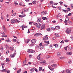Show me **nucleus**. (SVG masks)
<instances>
[{
    "mask_svg": "<svg viewBox=\"0 0 73 73\" xmlns=\"http://www.w3.org/2000/svg\"><path fill=\"white\" fill-rule=\"evenodd\" d=\"M51 29H49V28H48V29H47V31H48V32H49L50 31H51Z\"/></svg>",
    "mask_w": 73,
    "mask_h": 73,
    "instance_id": "31",
    "label": "nucleus"
},
{
    "mask_svg": "<svg viewBox=\"0 0 73 73\" xmlns=\"http://www.w3.org/2000/svg\"><path fill=\"white\" fill-rule=\"evenodd\" d=\"M19 5L21 6H23V7H25V5H23L22 3H19Z\"/></svg>",
    "mask_w": 73,
    "mask_h": 73,
    "instance_id": "21",
    "label": "nucleus"
},
{
    "mask_svg": "<svg viewBox=\"0 0 73 73\" xmlns=\"http://www.w3.org/2000/svg\"><path fill=\"white\" fill-rule=\"evenodd\" d=\"M34 52H35V50H31V53H34Z\"/></svg>",
    "mask_w": 73,
    "mask_h": 73,
    "instance_id": "41",
    "label": "nucleus"
},
{
    "mask_svg": "<svg viewBox=\"0 0 73 73\" xmlns=\"http://www.w3.org/2000/svg\"><path fill=\"white\" fill-rule=\"evenodd\" d=\"M72 47L70 46L68 47V49L69 50H71L72 49Z\"/></svg>",
    "mask_w": 73,
    "mask_h": 73,
    "instance_id": "38",
    "label": "nucleus"
},
{
    "mask_svg": "<svg viewBox=\"0 0 73 73\" xmlns=\"http://www.w3.org/2000/svg\"><path fill=\"white\" fill-rule=\"evenodd\" d=\"M67 11H70V9L69 8H67Z\"/></svg>",
    "mask_w": 73,
    "mask_h": 73,
    "instance_id": "51",
    "label": "nucleus"
},
{
    "mask_svg": "<svg viewBox=\"0 0 73 73\" xmlns=\"http://www.w3.org/2000/svg\"><path fill=\"white\" fill-rule=\"evenodd\" d=\"M49 57H50V56L49 55H47L46 56V58H49Z\"/></svg>",
    "mask_w": 73,
    "mask_h": 73,
    "instance_id": "46",
    "label": "nucleus"
},
{
    "mask_svg": "<svg viewBox=\"0 0 73 73\" xmlns=\"http://www.w3.org/2000/svg\"><path fill=\"white\" fill-rule=\"evenodd\" d=\"M6 62H9L10 61V60L8 58H7L6 60Z\"/></svg>",
    "mask_w": 73,
    "mask_h": 73,
    "instance_id": "22",
    "label": "nucleus"
},
{
    "mask_svg": "<svg viewBox=\"0 0 73 73\" xmlns=\"http://www.w3.org/2000/svg\"><path fill=\"white\" fill-rule=\"evenodd\" d=\"M14 3L15 4H16V5H19V4H18V3H16V2H15V1H14Z\"/></svg>",
    "mask_w": 73,
    "mask_h": 73,
    "instance_id": "39",
    "label": "nucleus"
},
{
    "mask_svg": "<svg viewBox=\"0 0 73 73\" xmlns=\"http://www.w3.org/2000/svg\"><path fill=\"white\" fill-rule=\"evenodd\" d=\"M63 12H65V13H66V12H68V11H67V10H62Z\"/></svg>",
    "mask_w": 73,
    "mask_h": 73,
    "instance_id": "20",
    "label": "nucleus"
},
{
    "mask_svg": "<svg viewBox=\"0 0 73 73\" xmlns=\"http://www.w3.org/2000/svg\"><path fill=\"white\" fill-rule=\"evenodd\" d=\"M29 11V10L27 9H25V12H28Z\"/></svg>",
    "mask_w": 73,
    "mask_h": 73,
    "instance_id": "36",
    "label": "nucleus"
},
{
    "mask_svg": "<svg viewBox=\"0 0 73 73\" xmlns=\"http://www.w3.org/2000/svg\"><path fill=\"white\" fill-rule=\"evenodd\" d=\"M33 3L34 4H36V1H34L33 2Z\"/></svg>",
    "mask_w": 73,
    "mask_h": 73,
    "instance_id": "33",
    "label": "nucleus"
},
{
    "mask_svg": "<svg viewBox=\"0 0 73 73\" xmlns=\"http://www.w3.org/2000/svg\"><path fill=\"white\" fill-rule=\"evenodd\" d=\"M14 47H10V50H13L14 49Z\"/></svg>",
    "mask_w": 73,
    "mask_h": 73,
    "instance_id": "17",
    "label": "nucleus"
},
{
    "mask_svg": "<svg viewBox=\"0 0 73 73\" xmlns=\"http://www.w3.org/2000/svg\"><path fill=\"white\" fill-rule=\"evenodd\" d=\"M16 54V53H14L13 54H11L10 55V57H15V55Z\"/></svg>",
    "mask_w": 73,
    "mask_h": 73,
    "instance_id": "9",
    "label": "nucleus"
},
{
    "mask_svg": "<svg viewBox=\"0 0 73 73\" xmlns=\"http://www.w3.org/2000/svg\"><path fill=\"white\" fill-rule=\"evenodd\" d=\"M40 27H41V24L39 23H37L36 26V27L37 28L39 29L40 28Z\"/></svg>",
    "mask_w": 73,
    "mask_h": 73,
    "instance_id": "3",
    "label": "nucleus"
},
{
    "mask_svg": "<svg viewBox=\"0 0 73 73\" xmlns=\"http://www.w3.org/2000/svg\"><path fill=\"white\" fill-rule=\"evenodd\" d=\"M35 70L36 72H37L38 71H37V69L35 68Z\"/></svg>",
    "mask_w": 73,
    "mask_h": 73,
    "instance_id": "64",
    "label": "nucleus"
},
{
    "mask_svg": "<svg viewBox=\"0 0 73 73\" xmlns=\"http://www.w3.org/2000/svg\"><path fill=\"white\" fill-rule=\"evenodd\" d=\"M64 40H62L60 42V43H61V44H64Z\"/></svg>",
    "mask_w": 73,
    "mask_h": 73,
    "instance_id": "42",
    "label": "nucleus"
},
{
    "mask_svg": "<svg viewBox=\"0 0 73 73\" xmlns=\"http://www.w3.org/2000/svg\"><path fill=\"white\" fill-rule=\"evenodd\" d=\"M50 70H54V68H50Z\"/></svg>",
    "mask_w": 73,
    "mask_h": 73,
    "instance_id": "45",
    "label": "nucleus"
},
{
    "mask_svg": "<svg viewBox=\"0 0 73 73\" xmlns=\"http://www.w3.org/2000/svg\"><path fill=\"white\" fill-rule=\"evenodd\" d=\"M57 64H52L51 65V66H52V67H53V66H57Z\"/></svg>",
    "mask_w": 73,
    "mask_h": 73,
    "instance_id": "24",
    "label": "nucleus"
},
{
    "mask_svg": "<svg viewBox=\"0 0 73 73\" xmlns=\"http://www.w3.org/2000/svg\"><path fill=\"white\" fill-rule=\"evenodd\" d=\"M3 29L4 31L5 32H6V31H7L6 29H5V27H4V26L3 27Z\"/></svg>",
    "mask_w": 73,
    "mask_h": 73,
    "instance_id": "27",
    "label": "nucleus"
},
{
    "mask_svg": "<svg viewBox=\"0 0 73 73\" xmlns=\"http://www.w3.org/2000/svg\"><path fill=\"white\" fill-rule=\"evenodd\" d=\"M11 22L12 24H14L16 23V20H15L13 19L11 20Z\"/></svg>",
    "mask_w": 73,
    "mask_h": 73,
    "instance_id": "6",
    "label": "nucleus"
},
{
    "mask_svg": "<svg viewBox=\"0 0 73 73\" xmlns=\"http://www.w3.org/2000/svg\"><path fill=\"white\" fill-rule=\"evenodd\" d=\"M58 44H56L55 46L56 48H57V47H58Z\"/></svg>",
    "mask_w": 73,
    "mask_h": 73,
    "instance_id": "56",
    "label": "nucleus"
},
{
    "mask_svg": "<svg viewBox=\"0 0 73 73\" xmlns=\"http://www.w3.org/2000/svg\"><path fill=\"white\" fill-rule=\"evenodd\" d=\"M66 54L67 55H71V54H72V52H68Z\"/></svg>",
    "mask_w": 73,
    "mask_h": 73,
    "instance_id": "13",
    "label": "nucleus"
},
{
    "mask_svg": "<svg viewBox=\"0 0 73 73\" xmlns=\"http://www.w3.org/2000/svg\"><path fill=\"white\" fill-rule=\"evenodd\" d=\"M44 43H46V44H49V41H44Z\"/></svg>",
    "mask_w": 73,
    "mask_h": 73,
    "instance_id": "35",
    "label": "nucleus"
},
{
    "mask_svg": "<svg viewBox=\"0 0 73 73\" xmlns=\"http://www.w3.org/2000/svg\"><path fill=\"white\" fill-rule=\"evenodd\" d=\"M25 16V15H24V16H23L22 15H19V17H24Z\"/></svg>",
    "mask_w": 73,
    "mask_h": 73,
    "instance_id": "34",
    "label": "nucleus"
},
{
    "mask_svg": "<svg viewBox=\"0 0 73 73\" xmlns=\"http://www.w3.org/2000/svg\"><path fill=\"white\" fill-rule=\"evenodd\" d=\"M48 35H46V36L43 37L44 40V41H46V40H48Z\"/></svg>",
    "mask_w": 73,
    "mask_h": 73,
    "instance_id": "4",
    "label": "nucleus"
},
{
    "mask_svg": "<svg viewBox=\"0 0 73 73\" xmlns=\"http://www.w3.org/2000/svg\"><path fill=\"white\" fill-rule=\"evenodd\" d=\"M52 45H50L49 46V48H52Z\"/></svg>",
    "mask_w": 73,
    "mask_h": 73,
    "instance_id": "62",
    "label": "nucleus"
},
{
    "mask_svg": "<svg viewBox=\"0 0 73 73\" xmlns=\"http://www.w3.org/2000/svg\"><path fill=\"white\" fill-rule=\"evenodd\" d=\"M42 43H40V44H39V45H40V46H42Z\"/></svg>",
    "mask_w": 73,
    "mask_h": 73,
    "instance_id": "60",
    "label": "nucleus"
},
{
    "mask_svg": "<svg viewBox=\"0 0 73 73\" xmlns=\"http://www.w3.org/2000/svg\"><path fill=\"white\" fill-rule=\"evenodd\" d=\"M45 25H41L40 27V29H41V30L44 29H45Z\"/></svg>",
    "mask_w": 73,
    "mask_h": 73,
    "instance_id": "5",
    "label": "nucleus"
},
{
    "mask_svg": "<svg viewBox=\"0 0 73 73\" xmlns=\"http://www.w3.org/2000/svg\"><path fill=\"white\" fill-rule=\"evenodd\" d=\"M44 48V46H40L39 47V49H42Z\"/></svg>",
    "mask_w": 73,
    "mask_h": 73,
    "instance_id": "10",
    "label": "nucleus"
},
{
    "mask_svg": "<svg viewBox=\"0 0 73 73\" xmlns=\"http://www.w3.org/2000/svg\"><path fill=\"white\" fill-rule=\"evenodd\" d=\"M31 50H32V49L28 50L27 51V52H28L29 53H31Z\"/></svg>",
    "mask_w": 73,
    "mask_h": 73,
    "instance_id": "32",
    "label": "nucleus"
},
{
    "mask_svg": "<svg viewBox=\"0 0 73 73\" xmlns=\"http://www.w3.org/2000/svg\"><path fill=\"white\" fill-rule=\"evenodd\" d=\"M1 33V34H2V35H5V33H4V32H2Z\"/></svg>",
    "mask_w": 73,
    "mask_h": 73,
    "instance_id": "50",
    "label": "nucleus"
},
{
    "mask_svg": "<svg viewBox=\"0 0 73 73\" xmlns=\"http://www.w3.org/2000/svg\"><path fill=\"white\" fill-rule=\"evenodd\" d=\"M64 41L65 42H68V41H69V40H64Z\"/></svg>",
    "mask_w": 73,
    "mask_h": 73,
    "instance_id": "43",
    "label": "nucleus"
},
{
    "mask_svg": "<svg viewBox=\"0 0 73 73\" xmlns=\"http://www.w3.org/2000/svg\"><path fill=\"white\" fill-rule=\"evenodd\" d=\"M71 31H72V29L71 28H68L67 29V30L66 31V32L67 33L69 34L71 33Z\"/></svg>",
    "mask_w": 73,
    "mask_h": 73,
    "instance_id": "1",
    "label": "nucleus"
},
{
    "mask_svg": "<svg viewBox=\"0 0 73 73\" xmlns=\"http://www.w3.org/2000/svg\"><path fill=\"white\" fill-rule=\"evenodd\" d=\"M16 15V13H15L14 14H12V15L13 16H15V15Z\"/></svg>",
    "mask_w": 73,
    "mask_h": 73,
    "instance_id": "40",
    "label": "nucleus"
},
{
    "mask_svg": "<svg viewBox=\"0 0 73 73\" xmlns=\"http://www.w3.org/2000/svg\"><path fill=\"white\" fill-rule=\"evenodd\" d=\"M40 55H41V54H39L38 56L37 57V59H38V60H40Z\"/></svg>",
    "mask_w": 73,
    "mask_h": 73,
    "instance_id": "14",
    "label": "nucleus"
},
{
    "mask_svg": "<svg viewBox=\"0 0 73 73\" xmlns=\"http://www.w3.org/2000/svg\"><path fill=\"white\" fill-rule=\"evenodd\" d=\"M54 35L56 37H58V35L57 33H55L54 34Z\"/></svg>",
    "mask_w": 73,
    "mask_h": 73,
    "instance_id": "28",
    "label": "nucleus"
},
{
    "mask_svg": "<svg viewBox=\"0 0 73 73\" xmlns=\"http://www.w3.org/2000/svg\"><path fill=\"white\" fill-rule=\"evenodd\" d=\"M42 19H43V20H45V17H43L42 18Z\"/></svg>",
    "mask_w": 73,
    "mask_h": 73,
    "instance_id": "58",
    "label": "nucleus"
},
{
    "mask_svg": "<svg viewBox=\"0 0 73 73\" xmlns=\"http://www.w3.org/2000/svg\"><path fill=\"white\" fill-rule=\"evenodd\" d=\"M64 49H65V50H67V47H65L64 48Z\"/></svg>",
    "mask_w": 73,
    "mask_h": 73,
    "instance_id": "55",
    "label": "nucleus"
},
{
    "mask_svg": "<svg viewBox=\"0 0 73 73\" xmlns=\"http://www.w3.org/2000/svg\"><path fill=\"white\" fill-rule=\"evenodd\" d=\"M16 21H17V22H18V23H20V21H19L17 19H16Z\"/></svg>",
    "mask_w": 73,
    "mask_h": 73,
    "instance_id": "53",
    "label": "nucleus"
},
{
    "mask_svg": "<svg viewBox=\"0 0 73 73\" xmlns=\"http://www.w3.org/2000/svg\"><path fill=\"white\" fill-rule=\"evenodd\" d=\"M42 68L41 67H40L39 68V71L40 72V71H41L42 70Z\"/></svg>",
    "mask_w": 73,
    "mask_h": 73,
    "instance_id": "18",
    "label": "nucleus"
},
{
    "mask_svg": "<svg viewBox=\"0 0 73 73\" xmlns=\"http://www.w3.org/2000/svg\"><path fill=\"white\" fill-rule=\"evenodd\" d=\"M61 53L60 52H59L57 53V55L58 57L60 56V55H61Z\"/></svg>",
    "mask_w": 73,
    "mask_h": 73,
    "instance_id": "15",
    "label": "nucleus"
},
{
    "mask_svg": "<svg viewBox=\"0 0 73 73\" xmlns=\"http://www.w3.org/2000/svg\"><path fill=\"white\" fill-rule=\"evenodd\" d=\"M21 71V69H19V70L17 71V73H20Z\"/></svg>",
    "mask_w": 73,
    "mask_h": 73,
    "instance_id": "30",
    "label": "nucleus"
},
{
    "mask_svg": "<svg viewBox=\"0 0 73 73\" xmlns=\"http://www.w3.org/2000/svg\"><path fill=\"white\" fill-rule=\"evenodd\" d=\"M60 58L61 59H64V57H60Z\"/></svg>",
    "mask_w": 73,
    "mask_h": 73,
    "instance_id": "63",
    "label": "nucleus"
},
{
    "mask_svg": "<svg viewBox=\"0 0 73 73\" xmlns=\"http://www.w3.org/2000/svg\"><path fill=\"white\" fill-rule=\"evenodd\" d=\"M50 3H51L52 5H56V4H54V3H53V1H51L50 2Z\"/></svg>",
    "mask_w": 73,
    "mask_h": 73,
    "instance_id": "16",
    "label": "nucleus"
},
{
    "mask_svg": "<svg viewBox=\"0 0 73 73\" xmlns=\"http://www.w3.org/2000/svg\"><path fill=\"white\" fill-rule=\"evenodd\" d=\"M31 42L32 43H34V44H35L36 42V39H32L31 40Z\"/></svg>",
    "mask_w": 73,
    "mask_h": 73,
    "instance_id": "7",
    "label": "nucleus"
},
{
    "mask_svg": "<svg viewBox=\"0 0 73 73\" xmlns=\"http://www.w3.org/2000/svg\"><path fill=\"white\" fill-rule=\"evenodd\" d=\"M68 23H69V24H72V22H71L70 21H69L68 22Z\"/></svg>",
    "mask_w": 73,
    "mask_h": 73,
    "instance_id": "59",
    "label": "nucleus"
},
{
    "mask_svg": "<svg viewBox=\"0 0 73 73\" xmlns=\"http://www.w3.org/2000/svg\"><path fill=\"white\" fill-rule=\"evenodd\" d=\"M55 28H56V29H60V27L58 26H56L55 27Z\"/></svg>",
    "mask_w": 73,
    "mask_h": 73,
    "instance_id": "25",
    "label": "nucleus"
},
{
    "mask_svg": "<svg viewBox=\"0 0 73 73\" xmlns=\"http://www.w3.org/2000/svg\"><path fill=\"white\" fill-rule=\"evenodd\" d=\"M46 14V11H43L41 13V14L42 15H45Z\"/></svg>",
    "mask_w": 73,
    "mask_h": 73,
    "instance_id": "8",
    "label": "nucleus"
},
{
    "mask_svg": "<svg viewBox=\"0 0 73 73\" xmlns=\"http://www.w3.org/2000/svg\"><path fill=\"white\" fill-rule=\"evenodd\" d=\"M16 39H13V41L14 42H16Z\"/></svg>",
    "mask_w": 73,
    "mask_h": 73,
    "instance_id": "52",
    "label": "nucleus"
},
{
    "mask_svg": "<svg viewBox=\"0 0 73 73\" xmlns=\"http://www.w3.org/2000/svg\"><path fill=\"white\" fill-rule=\"evenodd\" d=\"M41 21V19H39L37 20V23H40V22Z\"/></svg>",
    "mask_w": 73,
    "mask_h": 73,
    "instance_id": "19",
    "label": "nucleus"
},
{
    "mask_svg": "<svg viewBox=\"0 0 73 73\" xmlns=\"http://www.w3.org/2000/svg\"><path fill=\"white\" fill-rule=\"evenodd\" d=\"M35 71V69H34V68H32L30 70V71H31V72H34V71Z\"/></svg>",
    "mask_w": 73,
    "mask_h": 73,
    "instance_id": "29",
    "label": "nucleus"
},
{
    "mask_svg": "<svg viewBox=\"0 0 73 73\" xmlns=\"http://www.w3.org/2000/svg\"><path fill=\"white\" fill-rule=\"evenodd\" d=\"M6 53L8 54L9 53V50H7L6 51Z\"/></svg>",
    "mask_w": 73,
    "mask_h": 73,
    "instance_id": "49",
    "label": "nucleus"
},
{
    "mask_svg": "<svg viewBox=\"0 0 73 73\" xmlns=\"http://www.w3.org/2000/svg\"><path fill=\"white\" fill-rule=\"evenodd\" d=\"M58 8L59 10H61V7L60 6H59Z\"/></svg>",
    "mask_w": 73,
    "mask_h": 73,
    "instance_id": "48",
    "label": "nucleus"
},
{
    "mask_svg": "<svg viewBox=\"0 0 73 73\" xmlns=\"http://www.w3.org/2000/svg\"><path fill=\"white\" fill-rule=\"evenodd\" d=\"M71 8H73V4H71Z\"/></svg>",
    "mask_w": 73,
    "mask_h": 73,
    "instance_id": "54",
    "label": "nucleus"
},
{
    "mask_svg": "<svg viewBox=\"0 0 73 73\" xmlns=\"http://www.w3.org/2000/svg\"><path fill=\"white\" fill-rule=\"evenodd\" d=\"M69 21V18L68 17H66L65 19V21L64 22L65 25H67V24L68 23V22L67 21Z\"/></svg>",
    "mask_w": 73,
    "mask_h": 73,
    "instance_id": "2",
    "label": "nucleus"
},
{
    "mask_svg": "<svg viewBox=\"0 0 73 73\" xmlns=\"http://www.w3.org/2000/svg\"><path fill=\"white\" fill-rule=\"evenodd\" d=\"M10 70H9L7 71V73H10Z\"/></svg>",
    "mask_w": 73,
    "mask_h": 73,
    "instance_id": "57",
    "label": "nucleus"
},
{
    "mask_svg": "<svg viewBox=\"0 0 73 73\" xmlns=\"http://www.w3.org/2000/svg\"><path fill=\"white\" fill-rule=\"evenodd\" d=\"M2 70V71L3 72H6V71H7V70L5 69L2 70Z\"/></svg>",
    "mask_w": 73,
    "mask_h": 73,
    "instance_id": "26",
    "label": "nucleus"
},
{
    "mask_svg": "<svg viewBox=\"0 0 73 73\" xmlns=\"http://www.w3.org/2000/svg\"><path fill=\"white\" fill-rule=\"evenodd\" d=\"M59 21L60 23H62V19H60Z\"/></svg>",
    "mask_w": 73,
    "mask_h": 73,
    "instance_id": "47",
    "label": "nucleus"
},
{
    "mask_svg": "<svg viewBox=\"0 0 73 73\" xmlns=\"http://www.w3.org/2000/svg\"><path fill=\"white\" fill-rule=\"evenodd\" d=\"M42 35V34H41V33H36L35 35V36H39V35Z\"/></svg>",
    "mask_w": 73,
    "mask_h": 73,
    "instance_id": "12",
    "label": "nucleus"
},
{
    "mask_svg": "<svg viewBox=\"0 0 73 73\" xmlns=\"http://www.w3.org/2000/svg\"><path fill=\"white\" fill-rule=\"evenodd\" d=\"M30 40H30V39H29V40H27V41H25V42H26V43H27V44H28V43L29 42V41H30Z\"/></svg>",
    "mask_w": 73,
    "mask_h": 73,
    "instance_id": "23",
    "label": "nucleus"
},
{
    "mask_svg": "<svg viewBox=\"0 0 73 73\" xmlns=\"http://www.w3.org/2000/svg\"><path fill=\"white\" fill-rule=\"evenodd\" d=\"M59 3L60 5H62L63 4V2H60Z\"/></svg>",
    "mask_w": 73,
    "mask_h": 73,
    "instance_id": "44",
    "label": "nucleus"
},
{
    "mask_svg": "<svg viewBox=\"0 0 73 73\" xmlns=\"http://www.w3.org/2000/svg\"><path fill=\"white\" fill-rule=\"evenodd\" d=\"M71 15H72V13H70L67 15V16H71Z\"/></svg>",
    "mask_w": 73,
    "mask_h": 73,
    "instance_id": "37",
    "label": "nucleus"
},
{
    "mask_svg": "<svg viewBox=\"0 0 73 73\" xmlns=\"http://www.w3.org/2000/svg\"><path fill=\"white\" fill-rule=\"evenodd\" d=\"M40 63L42 64V65H44V64H45V61H43L42 62H40Z\"/></svg>",
    "mask_w": 73,
    "mask_h": 73,
    "instance_id": "11",
    "label": "nucleus"
},
{
    "mask_svg": "<svg viewBox=\"0 0 73 73\" xmlns=\"http://www.w3.org/2000/svg\"><path fill=\"white\" fill-rule=\"evenodd\" d=\"M37 23H34L33 24L34 25H37Z\"/></svg>",
    "mask_w": 73,
    "mask_h": 73,
    "instance_id": "61",
    "label": "nucleus"
}]
</instances>
